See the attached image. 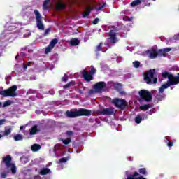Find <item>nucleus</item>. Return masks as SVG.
Returning a JSON list of instances; mask_svg holds the SVG:
<instances>
[{"mask_svg":"<svg viewBox=\"0 0 179 179\" xmlns=\"http://www.w3.org/2000/svg\"><path fill=\"white\" fill-rule=\"evenodd\" d=\"M156 69H150L144 73V82L147 85H156L157 83V78L155 77Z\"/></svg>","mask_w":179,"mask_h":179,"instance_id":"1","label":"nucleus"},{"mask_svg":"<svg viewBox=\"0 0 179 179\" xmlns=\"http://www.w3.org/2000/svg\"><path fill=\"white\" fill-rule=\"evenodd\" d=\"M17 90V86L13 85L8 89L0 90V96H3V97H16V96H17V94L16 93Z\"/></svg>","mask_w":179,"mask_h":179,"instance_id":"2","label":"nucleus"},{"mask_svg":"<svg viewBox=\"0 0 179 179\" xmlns=\"http://www.w3.org/2000/svg\"><path fill=\"white\" fill-rule=\"evenodd\" d=\"M112 103L115 107H116V108H118L122 111H124V110H127V108H128V103L125 99L115 98L112 100Z\"/></svg>","mask_w":179,"mask_h":179,"instance_id":"3","label":"nucleus"},{"mask_svg":"<svg viewBox=\"0 0 179 179\" xmlns=\"http://www.w3.org/2000/svg\"><path fill=\"white\" fill-rule=\"evenodd\" d=\"M138 94L140 96L139 101H147L149 103L152 101V93L146 90H141L138 92Z\"/></svg>","mask_w":179,"mask_h":179,"instance_id":"4","label":"nucleus"},{"mask_svg":"<svg viewBox=\"0 0 179 179\" xmlns=\"http://www.w3.org/2000/svg\"><path fill=\"white\" fill-rule=\"evenodd\" d=\"M162 76L163 79H167V82H178L179 83V73L176 76H174L172 73L169 71H164L162 73Z\"/></svg>","mask_w":179,"mask_h":179,"instance_id":"5","label":"nucleus"},{"mask_svg":"<svg viewBox=\"0 0 179 179\" xmlns=\"http://www.w3.org/2000/svg\"><path fill=\"white\" fill-rule=\"evenodd\" d=\"M34 13L36 16V26L39 30H44V24H43V17H41V14H40V11L38 10H34Z\"/></svg>","mask_w":179,"mask_h":179,"instance_id":"6","label":"nucleus"},{"mask_svg":"<svg viewBox=\"0 0 179 179\" xmlns=\"http://www.w3.org/2000/svg\"><path fill=\"white\" fill-rule=\"evenodd\" d=\"M113 29H111L108 33L109 40L112 44H115L116 43H118L117 33H115V31H118V29H117V27H113Z\"/></svg>","mask_w":179,"mask_h":179,"instance_id":"7","label":"nucleus"},{"mask_svg":"<svg viewBox=\"0 0 179 179\" xmlns=\"http://www.w3.org/2000/svg\"><path fill=\"white\" fill-rule=\"evenodd\" d=\"M107 86V84L104 81H100L96 83L93 89L96 92V93H101L103 92V89Z\"/></svg>","mask_w":179,"mask_h":179,"instance_id":"8","label":"nucleus"},{"mask_svg":"<svg viewBox=\"0 0 179 179\" xmlns=\"http://www.w3.org/2000/svg\"><path fill=\"white\" fill-rule=\"evenodd\" d=\"M78 117H90L92 115V110L85 108H80L77 110Z\"/></svg>","mask_w":179,"mask_h":179,"instance_id":"9","label":"nucleus"},{"mask_svg":"<svg viewBox=\"0 0 179 179\" xmlns=\"http://www.w3.org/2000/svg\"><path fill=\"white\" fill-rule=\"evenodd\" d=\"M178 82L167 81L166 83L161 85V87L159 89V92L164 93L165 89H168V87H170V86H176V85H178Z\"/></svg>","mask_w":179,"mask_h":179,"instance_id":"10","label":"nucleus"},{"mask_svg":"<svg viewBox=\"0 0 179 179\" xmlns=\"http://www.w3.org/2000/svg\"><path fill=\"white\" fill-rule=\"evenodd\" d=\"M115 109L113 107L103 108V110L99 112L102 115H114Z\"/></svg>","mask_w":179,"mask_h":179,"instance_id":"11","label":"nucleus"},{"mask_svg":"<svg viewBox=\"0 0 179 179\" xmlns=\"http://www.w3.org/2000/svg\"><path fill=\"white\" fill-rule=\"evenodd\" d=\"M81 74L86 82H90L91 80H93V79H94L93 76H92L90 73L89 71H87L86 70L83 71Z\"/></svg>","mask_w":179,"mask_h":179,"instance_id":"12","label":"nucleus"},{"mask_svg":"<svg viewBox=\"0 0 179 179\" xmlns=\"http://www.w3.org/2000/svg\"><path fill=\"white\" fill-rule=\"evenodd\" d=\"M145 54L148 55L150 59H155V58H157V55H159L156 50H147Z\"/></svg>","mask_w":179,"mask_h":179,"instance_id":"13","label":"nucleus"},{"mask_svg":"<svg viewBox=\"0 0 179 179\" xmlns=\"http://www.w3.org/2000/svg\"><path fill=\"white\" fill-rule=\"evenodd\" d=\"M170 51H171V48H166L164 49H159L157 52L158 55L160 57H167V52H170Z\"/></svg>","mask_w":179,"mask_h":179,"instance_id":"14","label":"nucleus"},{"mask_svg":"<svg viewBox=\"0 0 179 179\" xmlns=\"http://www.w3.org/2000/svg\"><path fill=\"white\" fill-rule=\"evenodd\" d=\"M3 162L5 163L6 167H10L12 166V157L10 155H6L3 157Z\"/></svg>","mask_w":179,"mask_h":179,"instance_id":"15","label":"nucleus"},{"mask_svg":"<svg viewBox=\"0 0 179 179\" xmlns=\"http://www.w3.org/2000/svg\"><path fill=\"white\" fill-rule=\"evenodd\" d=\"M56 10H65L66 9V4L62 1H59L55 6Z\"/></svg>","mask_w":179,"mask_h":179,"instance_id":"16","label":"nucleus"},{"mask_svg":"<svg viewBox=\"0 0 179 179\" xmlns=\"http://www.w3.org/2000/svg\"><path fill=\"white\" fill-rule=\"evenodd\" d=\"M140 167L138 169L139 176H148V169L143 167V165H140Z\"/></svg>","mask_w":179,"mask_h":179,"instance_id":"17","label":"nucleus"},{"mask_svg":"<svg viewBox=\"0 0 179 179\" xmlns=\"http://www.w3.org/2000/svg\"><path fill=\"white\" fill-rule=\"evenodd\" d=\"M66 117H69V118H75L76 117H78V110L75 112L67 110L66 112Z\"/></svg>","mask_w":179,"mask_h":179,"instance_id":"18","label":"nucleus"},{"mask_svg":"<svg viewBox=\"0 0 179 179\" xmlns=\"http://www.w3.org/2000/svg\"><path fill=\"white\" fill-rule=\"evenodd\" d=\"M51 173V169L49 168H43L41 169L39 174L40 176H47V174H50Z\"/></svg>","mask_w":179,"mask_h":179,"instance_id":"19","label":"nucleus"},{"mask_svg":"<svg viewBox=\"0 0 179 179\" xmlns=\"http://www.w3.org/2000/svg\"><path fill=\"white\" fill-rule=\"evenodd\" d=\"M38 132V127L37 125H34L29 129V135H36Z\"/></svg>","mask_w":179,"mask_h":179,"instance_id":"20","label":"nucleus"},{"mask_svg":"<svg viewBox=\"0 0 179 179\" xmlns=\"http://www.w3.org/2000/svg\"><path fill=\"white\" fill-rule=\"evenodd\" d=\"M164 97H166V94L159 92L158 94H157L155 99L158 101H162V100H164Z\"/></svg>","mask_w":179,"mask_h":179,"instance_id":"21","label":"nucleus"},{"mask_svg":"<svg viewBox=\"0 0 179 179\" xmlns=\"http://www.w3.org/2000/svg\"><path fill=\"white\" fill-rule=\"evenodd\" d=\"M143 2V0H134L131 3V8H135V6H138V5H141Z\"/></svg>","mask_w":179,"mask_h":179,"instance_id":"22","label":"nucleus"},{"mask_svg":"<svg viewBox=\"0 0 179 179\" xmlns=\"http://www.w3.org/2000/svg\"><path fill=\"white\" fill-rule=\"evenodd\" d=\"M93 10V8L92 7H87V10L83 13V17H87L89 15H90V12Z\"/></svg>","mask_w":179,"mask_h":179,"instance_id":"23","label":"nucleus"},{"mask_svg":"<svg viewBox=\"0 0 179 179\" xmlns=\"http://www.w3.org/2000/svg\"><path fill=\"white\" fill-rule=\"evenodd\" d=\"M80 43V41L78 38L71 39L70 41V44L72 46L79 45Z\"/></svg>","mask_w":179,"mask_h":179,"instance_id":"24","label":"nucleus"},{"mask_svg":"<svg viewBox=\"0 0 179 179\" xmlns=\"http://www.w3.org/2000/svg\"><path fill=\"white\" fill-rule=\"evenodd\" d=\"M41 149V145L38 144H34L31 146V150L32 152H38Z\"/></svg>","mask_w":179,"mask_h":179,"instance_id":"25","label":"nucleus"},{"mask_svg":"<svg viewBox=\"0 0 179 179\" xmlns=\"http://www.w3.org/2000/svg\"><path fill=\"white\" fill-rule=\"evenodd\" d=\"M10 134H12V129L11 127H5L4 129V136H8V135H10Z\"/></svg>","mask_w":179,"mask_h":179,"instance_id":"26","label":"nucleus"},{"mask_svg":"<svg viewBox=\"0 0 179 179\" xmlns=\"http://www.w3.org/2000/svg\"><path fill=\"white\" fill-rule=\"evenodd\" d=\"M139 173L137 171L134 172L133 174H130L127 176V179H136V177H138Z\"/></svg>","mask_w":179,"mask_h":179,"instance_id":"27","label":"nucleus"},{"mask_svg":"<svg viewBox=\"0 0 179 179\" xmlns=\"http://www.w3.org/2000/svg\"><path fill=\"white\" fill-rule=\"evenodd\" d=\"M51 0H45L43 4V9L44 10H48V3H50Z\"/></svg>","mask_w":179,"mask_h":179,"instance_id":"28","label":"nucleus"},{"mask_svg":"<svg viewBox=\"0 0 179 179\" xmlns=\"http://www.w3.org/2000/svg\"><path fill=\"white\" fill-rule=\"evenodd\" d=\"M113 87L115 90H117V92H120V90H121L122 85L120 83H113Z\"/></svg>","mask_w":179,"mask_h":179,"instance_id":"29","label":"nucleus"},{"mask_svg":"<svg viewBox=\"0 0 179 179\" xmlns=\"http://www.w3.org/2000/svg\"><path fill=\"white\" fill-rule=\"evenodd\" d=\"M57 43L58 40L57 38H54L50 42L49 45H50V46L54 48V47H55V45H57Z\"/></svg>","mask_w":179,"mask_h":179,"instance_id":"30","label":"nucleus"},{"mask_svg":"<svg viewBox=\"0 0 179 179\" xmlns=\"http://www.w3.org/2000/svg\"><path fill=\"white\" fill-rule=\"evenodd\" d=\"M14 141H15L16 142H17V141H23V136H22V134H17L15 136H14Z\"/></svg>","mask_w":179,"mask_h":179,"instance_id":"31","label":"nucleus"},{"mask_svg":"<svg viewBox=\"0 0 179 179\" xmlns=\"http://www.w3.org/2000/svg\"><path fill=\"white\" fill-rule=\"evenodd\" d=\"M149 108H150V104H145V105L140 107V110H141L142 111H146V110H149Z\"/></svg>","mask_w":179,"mask_h":179,"instance_id":"32","label":"nucleus"},{"mask_svg":"<svg viewBox=\"0 0 179 179\" xmlns=\"http://www.w3.org/2000/svg\"><path fill=\"white\" fill-rule=\"evenodd\" d=\"M135 122L136 124H141V122H142V116H141V115H137L135 117Z\"/></svg>","mask_w":179,"mask_h":179,"instance_id":"33","label":"nucleus"},{"mask_svg":"<svg viewBox=\"0 0 179 179\" xmlns=\"http://www.w3.org/2000/svg\"><path fill=\"white\" fill-rule=\"evenodd\" d=\"M68 157H62L57 162V164H62V163H66L68 162Z\"/></svg>","mask_w":179,"mask_h":179,"instance_id":"34","label":"nucleus"},{"mask_svg":"<svg viewBox=\"0 0 179 179\" xmlns=\"http://www.w3.org/2000/svg\"><path fill=\"white\" fill-rule=\"evenodd\" d=\"M73 85H75V82L74 81H71L69 83H68L67 84H66L63 88L64 89H68L69 87H71V86H73Z\"/></svg>","mask_w":179,"mask_h":179,"instance_id":"35","label":"nucleus"},{"mask_svg":"<svg viewBox=\"0 0 179 179\" xmlns=\"http://www.w3.org/2000/svg\"><path fill=\"white\" fill-rule=\"evenodd\" d=\"M103 43H100L99 45L96 46L95 49V52H98L99 51H102L103 50Z\"/></svg>","mask_w":179,"mask_h":179,"instance_id":"36","label":"nucleus"},{"mask_svg":"<svg viewBox=\"0 0 179 179\" xmlns=\"http://www.w3.org/2000/svg\"><path fill=\"white\" fill-rule=\"evenodd\" d=\"M53 48H54L52 46H50V45H48V47L45 49V54H48V52H51Z\"/></svg>","mask_w":179,"mask_h":179,"instance_id":"37","label":"nucleus"},{"mask_svg":"<svg viewBox=\"0 0 179 179\" xmlns=\"http://www.w3.org/2000/svg\"><path fill=\"white\" fill-rule=\"evenodd\" d=\"M10 167H11L10 170H11L12 173L15 174V173H16V164H11Z\"/></svg>","mask_w":179,"mask_h":179,"instance_id":"38","label":"nucleus"},{"mask_svg":"<svg viewBox=\"0 0 179 179\" xmlns=\"http://www.w3.org/2000/svg\"><path fill=\"white\" fill-rule=\"evenodd\" d=\"M132 19H134V17H128L127 15H124L123 17V20L124 22H132Z\"/></svg>","mask_w":179,"mask_h":179,"instance_id":"39","label":"nucleus"},{"mask_svg":"<svg viewBox=\"0 0 179 179\" xmlns=\"http://www.w3.org/2000/svg\"><path fill=\"white\" fill-rule=\"evenodd\" d=\"M50 33H51V28H48L47 29H45L43 36L44 37H47V36H48V34H50Z\"/></svg>","mask_w":179,"mask_h":179,"instance_id":"40","label":"nucleus"},{"mask_svg":"<svg viewBox=\"0 0 179 179\" xmlns=\"http://www.w3.org/2000/svg\"><path fill=\"white\" fill-rule=\"evenodd\" d=\"M134 68H139L141 66V62L139 61H135L133 62Z\"/></svg>","mask_w":179,"mask_h":179,"instance_id":"41","label":"nucleus"},{"mask_svg":"<svg viewBox=\"0 0 179 179\" xmlns=\"http://www.w3.org/2000/svg\"><path fill=\"white\" fill-rule=\"evenodd\" d=\"M92 76L96 73V69L94 67H92V69L90 70V72H88Z\"/></svg>","mask_w":179,"mask_h":179,"instance_id":"42","label":"nucleus"},{"mask_svg":"<svg viewBox=\"0 0 179 179\" xmlns=\"http://www.w3.org/2000/svg\"><path fill=\"white\" fill-rule=\"evenodd\" d=\"M71 138H67V139H63L62 142L64 143V145H69V143H71Z\"/></svg>","mask_w":179,"mask_h":179,"instance_id":"43","label":"nucleus"},{"mask_svg":"<svg viewBox=\"0 0 179 179\" xmlns=\"http://www.w3.org/2000/svg\"><path fill=\"white\" fill-rule=\"evenodd\" d=\"M10 104H12L10 101H6L3 103V107H8V106H10Z\"/></svg>","mask_w":179,"mask_h":179,"instance_id":"44","label":"nucleus"},{"mask_svg":"<svg viewBox=\"0 0 179 179\" xmlns=\"http://www.w3.org/2000/svg\"><path fill=\"white\" fill-rule=\"evenodd\" d=\"M173 145H174V143H173V141H169L168 142V143H167V146H168L169 148L173 147Z\"/></svg>","mask_w":179,"mask_h":179,"instance_id":"45","label":"nucleus"},{"mask_svg":"<svg viewBox=\"0 0 179 179\" xmlns=\"http://www.w3.org/2000/svg\"><path fill=\"white\" fill-rule=\"evenodd\" d=\"M62 82H68V76L64 74V77L62 78Z\"/></svg>","mask_w":179,"mask_h":179,"instance_id":"46","label":"nucleus"},{"mask_svg":"<svg viewBox=\"0 0 179 179\" xmlns=\"http://www.w3.org/2000/svg\"><path fill=\"white\" fill-rule=\"evenodd\" d=\"M7 176H8V173H6V172H3L1 173V178H6Z\"/></svg>","mask_w":179,"mask_h":179,"instance_id":"47","label":"nucleus"},{"mask_svg":"<svg viewBox=\"0 0 179 179\" xmlns=\"http://www.w3.org/2000/svg\"><path fill=\"white\" fill-rule=\"evenodd\" d=\"M100 22V19L99 18H95L93 21V24H97Z\"/></svg>","mask_w":179,"mask_h":179,"instance_id":"48","label":"nucleus"},{"mask_svg":"<svg viewBox=\"0 0 179 179\" xmlns=\"http://www.w3.org/2000/svg\"><path fill=\"white\" fill-rule=\"evenodd\" d=\"M66 135L68 136H72V135H73V131H66Z\"/></svg>","mask_w":179,"mask_h":179,"instance_id":"49","label":"nucleus"},{"mask_svg":"<svg viewBox=\"0 0 179 179\" xmlns=\"http://www.w3.org/2000/svg\"><path fill=\"white\" fill-rule=\"evenodd\" d=\"M94 93H97V92H96L94 90H90L89 91V94H94Z\"/></svg>","mask_w":179,"mask_h":179,"instance_id":"50","label":"nucleus"},{"mask_svg":"<svg viewBox=\"0 0 179 179\" xmlns=\"http://www.w3.org/2000/svg\"><path fill=\"white\" fill-rule=\"evenodd\" d=\"M105 6H106V4H103L102 6H99L97 8V10H101L103 9V8H104Z\"/></svg>","mask_w":179,"mask_h":179,"instance_id":"51","label":"nucleus"},{"mask_svg":"<svg viewBox=\"0 0 179 179\" xmlns=\"http://www.w3.org/2000/svg\"><path fill=\"white\" fill-rule=\"evenodd\" d=\"M128 160H129V162H134V157H129Z\"/></svg>","mask_w":179,"mask_h":179,"instance_id":"52","label":"nucleus"},{"mask_svg":"<svg viewBox=\"0 0 179 179\" xmlns=\"http://www.w3.org/2000/svg\"><path fill=\"white\" fill-rule=\"evenodd\" d=\"M83 90H85V89H83V90H78V93H80V94H83Z\"/></svg>","mask_w":179,"mask_h":179,"instance_id":"53","label":"nucleus"},{"mask_svg":"<svg viewBox=\"0 0 179 179\" xmlns=\"http://www.w3.org/2000/svg\"><path fill=\"white\" fill-rule=\"evenodd\" d=\"M3 122H5V120H3V119L0 120V125H2L3 124Z\"/></svg>","mask_w":179,"mask_h":179,"instance_id":"54","label":"nucleus"},{"mask_svg":"<svg viewBox=\"0 0 179 179\" xmlns=\"http://www.w3.org/2000/svg\"><path fill=\"white\" fill-rule=\"evenodd\" d=\"M27 66H30V65H29V64H24V70L27 69Z\"/></svg>","mask_w":179,"mask_h":179,"instance_id":"55","label":"nucleus"},{"mask_svg":"<svg viewBox=\"0 0 179 179\" xmlns=\"http://www.w3.org/2000/svg\"><path fill=\"white\" fill-rule=\"evenodd\" d=\"M23 128H24V126H20V131H22Z\"/></svg>","mask_w":179,"mask_h":179,"instance_id":"56","label":"nucleus"},{"mask_svg":"<svg viewBox=\"0 0 179 179\" xmlns=\"http://www.w3.org/2000/svg\"><path fill=\"white\" fill-rule=\"evenodd\" d=\"M57 146H59V145H58V144H56V145H55V148H57Z\"/></svg>","mask_w":179,"mask_h":179,"instance_id":"57","label":"nucleus"},{"mask_svg":"<svg viewBox=\"0 0 179 179\" xmlns=\"http://www.w3.org/2000/svg\"><path fill=\"white\" fill-rule=\"evenodd\" d=\"M1 138H2V134H0V139H1Z\"/></svg>","mask_w":179,"mask_h":179,"instance_id":"58","label":"nucleus"},{"mask_svg":"<svg viewBox=\"0 0 179 179\" xmlns=\"http://www.w3.org/2000/svg\"><path fill=\"white\" fill-rule=\"evenodd\" d=\"M176 40H178L179 38H175Z\"/></svg>","mask_w":179,"mask_h":179,"instance_id":"59","label":"nucleus"},{"mask_svg":"<svg viewBox=\"0 0 179 179\" xmlns=\"http://www.w3.org/2000/svg\"><path fill=\"white\" fill-rule=\"evenodd\" d=\"M17 57H19V55H17V56L15 57V59H16V58H17Z\"/></svg>","mask_w":179,"mask_h":179,"instance_id":"60","label":"nucleus"},{"mask_svg":"<svg viewBox=\"0 0 179 179\" xmlns=\"http://www.w3.org/2000/svg\"><path fill=\"white\" fill-rule=\"evenodd\" d=\"M1 106H2V103L0 102V107H1Z\"/></svg>","mask_w":179,"mask_h":179,"instance_id":"61","label":"nucleus"},{"mask_svg":"<svg viewBox=\"0 0 179 179\" xmlns=\"http://www.w3.org/2000/svg\"><path fill=\"white\" fill-rule=\"evenodd\" d=\"M178 37H179V34H178Z\"/></svg>","mask_w":179,"mask_h":179,"instance_id":"62","label":"nucleus"}]
</instances>
